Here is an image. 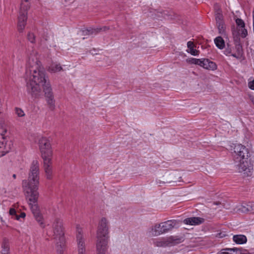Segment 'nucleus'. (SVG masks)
I'll list each match as a JSON object with an SVG mask.
<instances>
[{
	"label": "nucleus",
	"mask_w": 254,
	"mask_h": 254,
	"mask_svg": "<svg viewBox=\"0 0 254 254\" xmlns=\"http://www.w3.org/2000/svg\"><path fill=\"white\" fill-rule=\"evenodd\" d=\"M36 54L33 50L31 53L27 54L28 60L26 71V76L29 78V82L27 83V91L35 97H37L40 93L41 85L49 80L48 77L46 76L44 68L38 60Z\"/></svg>",
	"instance_id": "obj_1"
},
{
	"label": "nucleus",
	"mask_w": 254,
	"mask_h": 254,
	"mask_svg": "<svg viewBox=\"0 0 254 254\" xmlns=\"http://www.w3.org/2000/svg\"><path fill=\"white\" fill-rule=\"evenodd\" d=\"M40 165L37 160H33L29 168L27 180L22 181L24 192L38 191L39 185Z\"/></svg>",
	"instance_id": "obj_2"
},
{
	"label": "nucleus",
	"mask_w": 254,
	"mask_h": 254,
	"mask_svg": "<svg viewBox=\"0 0 254 254\" xmlns=\"http://www.w3.org/2000/svg\"><path fill=\"white\" fill-rule=\"evenodd\" d=\"M26 196L28 200L29 204L32 213L33 214L37 221L40 224H43V218L40 213L39 207L37 202L39 198V192L38 191H25Z\"/></svg>",
	"instance_id": "obj_3"
},
{
	"label": "nucleus",
	"mask_w": 254,
	"mask_h": 254,
	"mask_svg": "<svg viewBox=\"0 0 254 254\" xmlns=\"http://www.w3.org/2000/svg\"><path fill=\"white\" fill-rule=\"evenodd\" d=\"M30 7L29 0L22 1L18 15L17 29L19 32H23L25 28L27 19V11Z\"/></svg>",
	"instance_id": "obj_4"
},
{
	"label": "nucleus",
	"mask_w": 254,
	"mask_h": 254,
	"mask_svg": "<svg viewBox=\"0 0 254 254\" xmlns=\"http://www.w3.org/2000/svg\"><path fill=\"white\" fill-rule=\"evenodd\" d=\"M214 8L216 24L219 33L222 35H225L226 26L224 21L223 15L220 6L218 4L215 3L214 5Z\"/></svg>",
	"instance_id": "obj_5"
},
{
	"label": "nucleus",
	"mask_w": 254,
	"mask_h": 254,
	"mask_svg": "<svg viewBox=\"0 0 254 254\" xmlns=\"http://www.w3.org/2000/svg\"><path fill=\"white\" fill-rule=\"evenodd\" d=\"M39 144L43 159L52 158L53 151L49 140L46 137H42L39 139Z\"/></svg>",
	"instance_id": "obj_6"
},
{
	"label": "nucleus",
	"mask_w": 254,
	"mask_h": 254,
	"mask_svg": "<svg viewBox=\"0 0 254 254\" xmlns=\"http://www.w3.org/2000/svg\"><path fill=\"white\" fill-rule=\"evenodd\" d=\"M234 151L236 162L250 158L251 154L249 149L241 144L235 145Z\"/></svg>",
	"instance_id": "obj_7"
},
{
	"label": "nucleus",
	"mask_w": 254,
	"mask_h": 254,
	"mask_svg": "<svg viewBox=\"0 0 254 254\" xmlns=\"http://www.w3.org/2000/svg\"><path fill=\"white\" fill-rule=\"evenodd\" d=\"M76 241L78 254H86L85 239L82 229L79 225L76 226Z\"/></svg>",
	"instance_id": "obj_8"
},
{
	"label": "nucleus",
	"mask_w": 254,
	"mask_h": 254,
	"mask_svg": "<svg viewBox=\"0 0 254 254\" xmlns=\"http://www.w3.org/2000/svg\"><path fill=\"white\" fill-rule=\"evenodd\" d=\"M238 171L245 176H251L253 172V164L250 158L239 161Z\"/></svg>",
	"instance_id": "obj_9"
},
{
	"label": "nucleus",
	"mask_w": 254,
	"mask_h": 254,
	"mask_svg": "<svg viewBox=\"0 0 254 254\" xmlns=\"http://www.w3.org/2000/svg\"><path fill=\"white\" fill-rule=\"evenodd\" d=\"M108 221L105 218H102L99 222L96 232V238H109Z\"/></svg>",
	"instance_id": "obj_10"
},
{
	"label": "nucleus",
	"mask_w": 254,
	"mask_h": 254,
	"mask_svg": "<svg viewBox=\"0 0 254 254\" xmlns=\"http://www.w3.org/2000/svg\"><path fill=\"white\" fill-rule=\"evenodd\" d=\"M53 238L55 240L64 238L62 220L59 218H56L53 223Z\"/></svg>",
	"instance_id": "obj_11"
},
{
	"label": "nucleus",
	"mask_w": 254,
	"mask_h": 254,
	"mask_svg": "<svg viewBox=\"0 0 254 254\" xmlns=\"http://www.w3.org/2000/svg\"><path fill=\"white\" fill-rule=\"evenodd\" d=\"M97 254H105L107 250L108 239L96 238Z\"/></svg>",
	"instance_id": "obj_12"
},
{
	"label": "nucleus",
	"mask_w": 254,
	"mask_h": 254,
	"mask_svg": "<svg viewBox=\"0 0 254 254\" xmlns=\"http://www.w3.org/2000/svg\"><path fill=\"white\" fill-rule=\"evenodd\" d=\"M43 169L46 178L51 180L53 174L52 158L43 160Z\"/></svg>",
	"instance_id": "obj_13"
},
{
	"label": "nucleus",
	"mask_w": 254,
	"mask_h": 254,
	"mask_svg": "<svg viewBox=\"0 0 254 254\" xmlns=\"http://www.w3.org/2000/svg\"><path fill=\"white\" fill-rule=\"evenodd\" d=\"M160 224L163 233H166L177 227L178 225V221L176 220H170Z\"/></svg>",
	"instance_id": "obj_14"
},
{
	"label": "nucleus",
	"mask_w": 254,
	"mask_h": 254,
	"mask_svg": "<svg viewBox=\"0 0 254 254\" xmlns=\"http://www.w3.org/2000/svg\"><path fill=\"white\" fill-rule=\"evenodd\" d=\"M200 66L208 70H214L217 68L216 64L207 59H201V63Z\"/></svg>",
	"instance_id": "obj_15"
},
{
	"label": "nucleus",
	"mask_w": 254,
	"mask_h": 254,
	"mask_svg": "<svg viewBox=\"0 0 254 254\" xmlns=\"http://www.w3.org/2000/svg\"><path fill=\"white\" fill-rule=\"evenodd\" d=\"M108 29L107 27H104L103 28H89L83 30L82 32V35H95L99 33L102 30L106 31Z\"/></svg>",
	"instance_id": "obj_16"
},
{
	"label": "nucleus",
	"mask_w": 254,
	"mask_h": 254,
	"mask_svg": "<svg viewBox=\"0 0 254 254\" xmlns=\"http://www.w3.org/2000/svg\"><path fill=\"white\" fill-rule=\"evenodd\" d=\"M204 221V219L200 217H190L185 219L184 223L188 225H196L202 223Z\"/></svg>",
	"instance_id": "obj_17"
},
{
	"label": "nucleus",
	"mask_w": 254,
	"mask_h": 254,
	"mask_svg": "<svg viewBox=\"0 0 254 254\" xmlns=\"http://www.w3.org/2000/svg\"><path fill=\"white\" fill-rule=\"evenodd\" d=\"M169 247L175 246L184 241V237L170 236L167 237Z\"/></svg>",
	"instance_id": "obj_18"
},
{
	"label": "nucleus",
	"mask_w": 254,
	"mask_h": 254,
	"mask_svg": "<svg viewBox=\"0 0 254 254\" xmlns=\"http://www.w3.org/2000/svg\"><path fill=\"white\" fill-rule=\"evenodd\" d=\"M41 86L43 87V91L45 93L46 98L51 97L54 96L53 93L52 92V89L49 80L42 84Z\"/></svg>",
	"instance_id": "obj_19"
},
{
	"label": "nucleus",
	"mask_w": 254,
	"mask_h": 254,
	"mask_svg": "<svg viewBox=\"0 0 254 254\" xmlns=\"http://www.w3.org/2000/svg\"><path fill=\"white\" fill-rule=\"evenodd\" d=\"M56 243V250L58 254H63L64 250V238L58 239L55 240Z\"/></svg>",
	"instance_id": "obj_20"
},
{
	"label": "nucleus",
	"mask_w": 254,
	"mask_h": 254,
	"mask_svg": "<svg viewBox=\"0 0 254 254\" xmlns=\"http://www.w3.org/2000/svg\"><path fill=\"white\" fill-rule=\"evenodd\" d=\"M235 50L236 52L232 54L231 56L237 59H241L244 54L242 46L240 44L236 45Z\"/></svg>",
	"instance_id": "obj_21"
},
{
	"label": "nucleus",
	"mask_w": 254,
	"mask_h": 254,
	"mask_svg": "<svg viewBox=\"0 0 254 254\" xmlns=\"http://www.w3.org/2000/svg\"><path fill=\"white\" fill-rule=\"evenodd\" d=\"M188 50L187 52L193 56H197L199 54V51L195 49V46L191 41H189L187 43Z\"/></svg>",
	"instance_id": "obj_22"
},
{
	"label": "nucleus",
	"mask_w": 254,
	"mask_h": 254,
	"mask_svg": "<svg viewBox=\"0 0 254 254\" xmlns=\"http://www.w3.org/2000/svg\"><path fill=\"white\" fill-rule=\"evenodd\" d=\"M150 232L151 233V235L154 236H157L164 234L160 223L155 224L154 226H153L151 228V231Z\"/></svg>",
	"instance_id": "obj_23"
},
{
	"label": "nucleus",
	"mask_w": 254,
	"mask_h": 254,
	"mask_svg": "<svg viewBox=\"0 0 254 254\" xmlns=\"http://www.w3.org/2000/svg\"><path fill=\"white\" fill-rule=\"evenodd\" d=\"M233 241L238 244H243L247 241V237L243 235H236L233 237Z\"/></svg>",
	"instance_id": "obj_24"
},
{
	"label": "nucleus",
	"mask_w": 254,
	"mask_h": 254,
	"mask_svg": "<svg viewBox=\"0 0 254 254\" xmlns=\"http://www.w3.org/2000/svg\"><path fill=\"white\" fill-rule=\"evenodd\" d=\"M154 244L156 247H169L167 237L163 238L161 239L157 240L154 242Z\"/></svg>",
	"instance_id": "obj_25"
},
{
	"label": "nucleus",
	"mask_w": 254,
	"mask_h": 254,
	"mask_svg": "<svg viewBox=\"0 0 254 254\" xmlns=\"http://www.w3.org/2000/svg\"><path fill=\"white\" fill-rule=\"evenodd\" d=\"M214 43L216 46L220 49H222L225 46V42L223 38L218 36L214 39Z\"/></svg>",
	"instance_id": "obj_26"
},
{
	"label": "nucleus",
	"mask_w": 254,
	"mask_h": 254,
	"mask_svg": "<svg viewBox=\"0 0 254 254\" xmlns=\"http://www.w3.org/2000/svg\"><path fill=\"white\" fill-rule=\"evenodd\" d=\"M46 100L49 109L51 111H54L55 109V100L54 96L46 98Z\"/></svg>",
	"instance_id": "obj_27"
},
{
	"label": "nucleus",
	"mask_w": 254,
	"mask_h": 254,
	"mask_svg": "<svg viewBox=\"0 0 254 254\" xmlns=\"http://www.w3.org/2000/svg\"><path fill=\"white\" fill-rule=\"evenodd\" d=\"M62 69V67L60 64L54 63L51 64L48 70L51 72H56L61 71Z\"/></svg>",
	"instance_id": "obj_28"
},
{
	"label": "nucleus",
	"mask_w": 254,
	"mask_h": 254,
	"mask_svg": "<svg viewBox=\"0 0 254 254\" xmlns=\"http://www.w3.org/2000/svg\"><path fill=\"white\" fill-rule=\"evenodd\" d=\"M7 151L5 150L4 138L2 136L0 138V155H4Z\"/></svg>",
	"instance_id": "obj_29"
},
{
	"label": "nucleus",
	"mask_w": 254,
	"mask_h": 254,
	"mask_svg": "<svg viewBox=\"0 0 254 254\" xmlns=\"http://www.w3.org/2000/svg\"><path fill=\"white\" fill-rule=\"evenodd\" d=\"M186 62L190 64H194L200 65H201V59H195V58H189L186 60Z\"/></svg>",
	"instance_id": "obj_30"
},
{
	"label": "nucleus",
	"mask_w": 254,
	"mask_h": 254,
	"mask_svg": "<svg viewBox=\"0 0 254 254\" xmlns=\"http://www.w3.org/2000/svg\"><path fill=\"white\" fill-rule=\"evenodd\" d=\"M252 206L250 204L242 205L239 208V210L242 213H246L252 210Z\"/></svg>",
	"instance_id": "obj_31"
},
{
	"label": "nucleus",
	"mask_w": 254,
	"mask_h": 254,
	"mask_svg": "<svg viewBox=\"0 0 254 254\" xmlns=\"http://www.w3.org/2000/svg\"><path fill=\"white\" fill-rule=\"evenodd\" d=\"M1 254H9V247L7 243L4 242L2 245Z\"/></svg>",
	"instance_id": "obj_32"
},
{
	"label": "nucleus",
	"mask_w": 254,
	"mask_h": 254,
	"mask_svg": "<svg viewBox=\"0 0 254 254\" xmlns=\"http://www.w3.org/2000/svg\"><path fill=\"white\" fill-rule=\"evenodd\" d=\"M226 251H228V254H241V250L238 248L226 249Z\"/></svg>",
	"instance_id": "obj_33"
},
{
	"label": "nucleus",
	"mask_w": 254,
	"mask_h": 254,
	"mask_svg": "<svg viewBox=\"0 0 254 254\" xmlns=\"http://www.w3.org/2000/svg\"><path fill=\"white\" fill-rule=\"evenodd\" d=\"M27 39L31 43H35V36L32 33L29 32L27 34Z\"/></svg>",
	"instance_id": "obj_34"
},
{
	"label": "nucleus",
	"mask_w": 254,
	"mask_h": 254,
	"mask_svg": "<svg viewBox=\"0 0 254 254\" xmlns=\"http://www.w3.org/2000/svg\"><path fill=\"white\" fill-rule=\"evenodd\" d=\"M16 114L19 117H22L25 116L23 111L20 108H16L15 109Z\"/></svg>",
	"instance_id": "obj_35"
},
{
	"label": "nucleus",
	"mask_w": 254,
	"mask_h": 254,
	"mask_svg": "<svg viewBox=\"0 0 254 254\" xmlns=\"http://www.w3.org/2000/svg\"><path fill=\"white\" fill-rule=\"evenodd\" d=\"M236 22L237 25L241 28H244L245 27V23L244 21L241 19L238 18L236 20Z\"/></svg>",
	"instance_id": "obj_36"
},
{
	"label": "nucleus",
	"mask_w": 254,
	"mask_h": 254,
	"mask_svg": "<svg viewBox=\"0 0 254 254\" xmlns=\"http://www.w3.org/2000/svg\"><path fill=\"white\" fill-rule=\"evenodd\" d=\"M224 54L226 56H231L232 54H233L231 48L228 46L227 48L224 51Z\"/></svg>",
	"instance_id": "obj_37"
},
{
	"label": "nucleus",
	"mask_w": 254,
	"mask_h": 254,
	"mask_svg": "<svg viewBox=\"0 0 254 254\" xmlns=\"http://www.w3.org/2000/svg\"><path fill=\"white\" fill-rule=\"evenodd\" d=\"M241 28V36L242 37L245 38L248 35V32L246 29L244 28Z\"/></svg>",
	"instance_id": "obj_38"
},
{
	"label": "nucleus",
	"mask_w": 254,
	"mask_h": 254,
	"mask_svg": "<svg viewBox=\"0 0 254 254\" xmlns=\"http://www.w3.org/2000/svg\"><path fill=\"white\" fill-rule=\"evenodd\" d=\"M248 86L251 89L254 90V79L251 81L249 82Z\"/></svg>",
	"instance_id": "obj_39"
},
{
	"label": "nucleus",
	"mask_w": 254,
	"mask_h": 254,
	"mask_svg": "<svg viewBox=\"0 0 254 254\" xmlns=\"http://www.w3.org/2000/svg\"><path fill=\"white\" fill-rule=\"evenodd\" d=\"M26 216V214L24 212H22L20 214V215H16V218L17 220H18L20 217L21 218H24Z\"/></svg>",
	"instance_id": "obj_40"
},
{
	"label": "nucleus",
	"mask_w": 254,
	"mask_h": 254,
	"mask_svg": "<svg viewBox=\"0 0 254 254\" xmlns=\"http://www.w3.org/2000/svg\"><path fill=\"white\" fill-rule=\"evenodd\" d=\"M9 214L11 215H15L16 216V215H17L16 214V211H15V210L14 208H11L9 210Z\"/></svg>",
	"instance_id": "obj_41"
},
{
	"label": "nucleus",
	"mask_w": 254,
	"mask_h": 254,
	"mask_svg": "<svg viewBox=\"0 0 254 254\" xmlns=\"http://www.w3.org/2000/svg\"><path fill=\"white\" fill-rule=\"evenodd\" d=\"M219 254H228V251H226V249L224 250V251H222Z\"/></svg>",
	"instance_id": "obj_42"
},
{
	"label": "nucleus",
	"mask_w": 254,
	"mask_h": 254,
	"mask_svg": "<svg viewBox=\"0 0 254 254\" xmlns=\"http://www.w3.org/2000/svg\"><path fill=\"white\" fill-rule=\"evenodd\" d=\"M13 178L14 179H15L16 178V175L15 174H13V176H12Z\"/></svg>",
	"instance_id": "obj_43"
},
{
	"label": "nucleus",
	"mask_w": 254,
	"mask_h": 254,
	"mask_svg": "<svg viewBox=\"0 0 254 254\" xmlns=\"http://www.w3.org/2000/svg\"><path fill=\"white\" fill-rule=\"evenodd\" d=\"M161 182L160 181H159V182H157L158 184H161Z\"/></svg>",
	"instance_id": "obj_44"
},
{
	"label": "nucleus",
	"mask_w": 254,
	"mask_h": 254,
	"mask_svg": "<svg viewBox=\"0 0 254 254\" xmlns=\"http://www.w3.org/2000/svg\"><path fill=\"white\" fill-rule=\"evenodd\" d=\"M1 114V109H0V115Z\"/></svg>",
	"instance_id": "obj_45"
}]
</instances>
